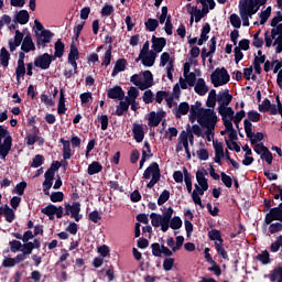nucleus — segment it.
<instances>
[{
  "mask_svg": "<svg viewBox=\"0 0 282 282\" xmlns=\"http://www.w3.org/2000/svg\"><path fill=\"white\" fill-rule=\"evenodd\" d=\"M197 122L204 129H208V131H215V127H217V112L210 108H206L198 115Z\"/></svg>",
  "mask_w": 282,
  "mask_h": 282,
  "instance_id": "nucleus-1",
  "label": "nucleus"
},
{
  "mask_svg": "<svg viewBox=\"0 0 282 282\" xmlns=\"http://www.w3.org/2000/svg\"><path fill=\"white\" fill-rule=\"evenodd\" d=\"M268 34H269V32L267 31L264 33L265 47H272V41L275 39L273 42V45H276L275 54H281V52H282V24H279V26L276 29L271 30V36Z\"/></svg>",
  "mask_w": 282,
  "mask_h": 282,
  "instance_id": "nucleus-2",
  "label": "nucleus"
},
{
  "mask_svg": "<svg viewBox=\"0 0 282 282\" xmlns=\"http://www.w3.org/2000/svg\"><path fill=\"white\" fill-rule=\"evenodd\" d=\"M161 177L162 171L160 170V164H158V162H152L143 172V180H151L147 184V188H153V186L160 182Z\"/></svg>",
  "mask_w": 282,
  "mask_h": 282,
  "instance_id": "nucleus-3",
  "label": "nucleus"
},
{
  "mask_svg": "<svg viewBox=\"0 0 282 282\" xmlns=\"http://www.w3.org/2000/svg\"><path fill=\"white\" fill-rule=\"evenodd\" d=\"M10 151H12V135H10V132L0 124V156L2 160L8 158Z\"/></svg>",
  "mask_w": 282,
  "mask_h": 282,
  "instance_id": "nucleus-4",
  "label": "nucleus"
},
{
  "mask_svg": "<svg viewBox=\"0 0 282 282\" xmlns=\"http://www.w3.org/2000/svg\"><path fill=\"white\" fill-rule=\"evenodd\" d=\"M210 80L214 87H221L230 83V74L226 67L216 68L210 75Z\"/></svg>",
  "mask_w": 282,
  "mask_h": 282,
  "instance_id": "nucleus-5",
  "label": "nucleus"
},
{
  "mask_svg": "<svg viewBox=\"0 0 282 282\" xmlns=\"http://www.w3.org/2000/svg\"><path fill=\"white\" fill-rule=\"evenodd\" d=\"M206 175H208V171L206 169L198 170L196 172V181L198 182V185L195 184V189L197 195L202 196L206 191H208V178H206Z\"/></svg>",
  "mask_w": 282,
  "mask_h": 282,
  "instance_id": "nucleus-6",
  "label": "nucleus"
},
{
  "mask_svg": "<svg viewBox=\"0 0 282 282\" xmlns=\"http://www.w3.org/2000/svg\"><path fill=\"white\" fill-rule=\"evenodd\" d=\"M245 124V132L247 138H249L251 144H259L263 140V134L262 132H252V122L250 120L245 119L243 120Z\"/></svg>",
  "mask_w": 282,
  "mask_h": 282,
  "instance_id": "nucleus-7",
  "label": "nucleus"
},
{
  "mask_svg": "<svg viewBox=\"0 0 282 282\" xmlns=\"http://www.w3.org/2000/svg\"><path fill=\"white\" fill-rule=\"evenodd\" d=\"M54 36V33L50 30H43L41 33L39 31H35V42L36 46L39 48L46 47L47 43H52V39Z\"/></svg>",
  "mask_w": 282,
  "mask_h": 282,
  "instance_id": "nucleus-8",
  "label": "nucleus"
},
{
  "mask_svg": "<svg viewBox=\"0 0 282 282\" xmlns=\"http://www.w3.org/2000/svg\"><path fill=\"white\" fill-rule=\"evenodd\" d=\"M65 213L64 215L69 216L75 219V221H80L83 219V215H80V204L78 202L73 203H65Z\"/></svg>",
  "mask_w": 282,
  "mask_h": 282,
  "instance_id": "nucleus-9",
  "label": "nucleus"
},
{
  "mask_svg": "<svg viewBox=\"0 0 282 282\" xmlns=\"http://www.w3.org/2000/svg\"><path fill=\"white\" fill-rule=\"evenodd\" d=\"M54 61H56V59H54V57L51 54L44 53V54L35 57L34 65H35V67H39L40 69H50V65H52V63H54Z\"/></svg>",
  "mask_w": 282,
  "mask_h": 282,
  "instance_id": "nucleus-10",
  "label": "nucleus"
},
{
  "mask_svg": "<svg viewBox=\"0 0 282 282\" xmlns=\"http://www.w3.org/2000/svg\"><path fill=\"white\" fill-rule=\"evenodd\" d=\"M239 8L241 10H245L250 15V19H252L253 14H257L259 12V6L254 3V0H240Z\"/></svg>",
  "mask_w": 282,
  "mask_h": 282,
  "instance_id": "nucleus-11",
  "label": "nucleus"
},
{
  "mask_svg": "<svg viewBox=\"0 0 282 282\" xmlns=\"http://www.w3.org/2000/svg\"><path fill=\"white\" fill-rule=\"evenodd\" d=\"M152 248V254L153 257H162V254H164V257H173V252L171 251V249H169V247L154 242L151 245Z\"/></svg>",
  "mask_w": 282,
  "mask_h": 282,
  "instance_id": "nucleus-12",
  "label": "nucleus"
},
{
  "mask_svg": "<svg viewBox=\"0 0 282 282\" xmlns=\"http://www.w3.org/2000/svg\"><path fill=\"white\" fill-rule=\"evenodd\" d=\"M173 213H175L173 207H169L167 209H163V220L160 224L162 232H167L169 228H171V219L173 217Z\"/></svg>",
  "mask_w": 282,
  "mask_h": 282,
  "instance_id": "nucleus-13",
  "label": "nucleus"
},
{
  "mask_svg": "<svg viewBox=\"0 0 282 282\" xmlns=\"http://www.w3.org/2000/svg\"><path fill=\"white\" fill-rule=\"evenodd\" d=\"M155 58H158V53L150 51V53L139 55L137 61H141L144 67H153L155 65Z\"/></svg>",
  "mask_w": 282,
  "mask_h": 282,
  "instance_id": "nucleus-14",
  "label": "nucleus"
},
{
  "mask_svg": "<svg viewBox=\"0 0 282 282\" xmlns=\"http://www.w3.org/2000/svg\"><path fill=\"white\" fill-rule=\"evenodd\" d=\"M217 102H219V107H228V105L232 102L230 90L226 89L225 91H219L217 95Z\"/></svg>",
  "mask_w": 282,
  "mask_h": 282,
  "instance_id": "nucleus-15",
  "label": "nucleus"
},
{
  "mask_svg": "<svg viewBox=\"0 0 282 282\" xmlns=\"http://www.w3.org/2000/svg\"><path fill=\"white\" fill-rule=\"evenodd\" d=\"M162 118H164V111H160V112L151 111L148 115L149 127H160V122H162Z\"/></svg>",
  "mask_w": 282,
  "mask_h": 282,
  "instance_id": "nucleus-16",
  "label": "nucleus"
},
{
  "mask_svg": "<svg viewBox=\"0 0 282 282\" xmlns=\"http://www.w3.org/2000/svg\"><path fill=\"white\" fill-rule=\"evenodd\" d=\"M166 47V37H156L155 35L152 36V52L155 54H160L162 50Z\"/></svg>",
  "mask_w": 282,
  "mask_h": 282,
  "instance_id": "nucleus-17",
  "label": "nucleus"
},
{
  "mask_svg": "<svg viewBox=\"0 0 282 282\" xmlns=\"http://www.w3.org/2000/svg\"><path fill=\"white\" fill-rule=\"evenodd\" d=\"M22 52L24 54H30V52H34L36 50V46L34 45V41L32 40V35L29 33L25 35L22 45H21Z\"/></svg>",
  "mask_w": 282,
  "mask_h": 282,
  "instance_id": "nucleus-18",
  "label": "nucleus"
},
{
  "mask_svg": "<svg viewBox=\"0 0 282 282\" xmlns=\"http://www.w3.org/2000/svg\"><path fill=\"white\" fill-rule=\"evenodd\" d=\"M217 111L221 116V120H235V110L231 107L218 106Z\"/></svg>",
  "mask_w": 282,
  "mask_h": 282,
  "instance_id": "nucleus-19",
  "label": "nucleus"
},
{
  "mask_svg": "<svg viewBox=\"0 0 282 282\" xmlns=\"http://www.w3.org/2000/svg\"><path fill=\"white\" fill-rule=\"evenodd\" d=\"M108 98L111 100H124V90L121 86H115L108 89Z\"/></svg>",
  "mask_w": 282,
  "mask_h": 282,
  "instance_id": "nucleus-20",
  "label": "nucleus"
},
{
  "mask_svg": "<svg viewBox=\"0 0 282 282\" xmlns=\"http://www.w3.org/2000/svg\"><path fill=\"white\" fill-rule=\"evenodd\" d=\"M23 33L19 30L15 31L14 41H9V50L10 52H15L17 47L21 46V43H23Z\"/></svg>",
  "mask_w": 282,
  "mask_h": 282,
  "instance_id": "nucleus-21",
  "label": "nucleus"
},
{
  "mask_svg": "<svg viewBox=\"0 0 282 282\" xmlns=\"http://www.w3.org/2000/svg\"><path fill=\"white\" fill-rule=\"evenodd\" d=\"M132 133L135 142L140 143L142 140H144V127L142 124L133 123Z\"/></svg>",
  "mask_w": 282,
  "mask_h": 282,
  "instance_id": "nucleus-22",
  "label": "nucleus"
},
{
  "mask_svg": "<svg viewBox=\"0 0 282 282\" xmlns=\"http://www.w3.org/2000/svg\"><path fill=\"white\" fill-rule=\"evenodd\" d=\"M61 144H63V159L72 160L74 153H72V143L69 140H65L64 138L59 139Z\"/></svg>",
  "mask_w": 282,
  "mask_h": 282,
  "instance_id": "nucleus-23",
  "label": "nucleus"
},
{
  "mask_svg": "<svg viewBox=\"0 0 282 282\" xmlns=\"http://www.w3.org/2000/svg\"><path fill=\"white\" fill-rule=\"evenodd\" d=\"M30 22V13L28 10H20L14 18V23H20V25H26Z\"/></svg>",
  "mask_w": 282,
  "mask_h": 282,
  "instance_id": "nucleus-24",
  "label": "nucleus"
},
{
  "mask_svg": "<svg viewBox=\"0 0 282 282\" xmlns=\"http://www.w3.org/2000/svg\"><path fill=\"white\" fill-rule=\"evenodd\" d=\"M124 69H127V59L124 58L117 59L111 73L112 78H116L117 74H120V72H124Z\"/></svg>",
  "mask_w": 282,
  "mask_h": 282,
  "instance_id": "nucleus-25",
  "label": "nucleus"
},
{
  "mask_svg": "<svg viewBox=\"0 0 282 282\" xmlns=\"http://www.w3.org/2000/svg\"><path fill=\"white\" fill-rule=\"evenodd\" d=\"M54 47H55V52H54V55H52L54 61H56V58H63V54H65V43H63V40L58 39L55 42Z\"/></svg>",
  "mask_w": 282,
  "mask_h": 282,
  "instance_id": "nucleus-26",
  "label": "nucleus"
},
{
  "mask_svg": "<svg viewBox=\"0 0 282 282\" xmlns=\"http://www.w3.org/2000/svg\"><path fill=\"white\" fill-rule=\"evenodd\" d=\"M214 149H215L214 162H216V164L221 165V158H224V155H225L224 144L221 142H219V143L214 142Z\"/></svg>",
  "mask_w": 282,
  "mask_h": 282,
  "instance_id": "nucleus-27",
  "label": "nucleus"
},
{
  "mask_svg": "<svg viewBox=\"0 0 282 282\" xmlns=\"http://www.w3.org/2000/svg\"><path fill=\"white\" fill-rule=\"evenodd\" d=\"M65 111H67V107L65 106V88H61L58 106H57V113H58V116H63V115H65Z\"/></svg>",
  "mask_w": 282,
  "mask_h": 282,
  "instance_id": "nucleus-28",
  "label": "nucleus"
},
{
  "mask_svg": "<svg viewBox=\"0 0 282 282\" xmlns=\"http://www.w3.org/2000/svg\"><path fill=\"white\" fill-rule=\"evenodd\" d=\"M194 91H196L198 96H206V94H208V86H206V80H204V78H198Z\"/></svg>",
  "mask_w": 282,
  "mask_h": 282,
  "instance_id": "nucleus-29",
  "label": "nucleus"
},
{
  "mask_svg": "<svg viewBox=\"0 0 282 282\" xmlns=\"http://www.w3.org/2000/svg\"><path fill=\"white\" fill-rule=\"evenodd\" d=\"M188 12L192 15L191 20H189L191 25H193L194 21H195V23H199V21H202L204 19L202 10L197 9V7H193L192 11L188 10Z\"/></svg>",
  "mask_w": 282,
  "mask_h": 282,
  "instance_id": "nucleus-30",
  "label": "nucleus"
},
{
  "mask_svg": "<svg viewBox=\"0 0 282 282\" xmlns=\"http://www.w3.org/2000/svg\"><path fill=\"white\" fill-rule=\"evenodd\" d=\"M208 239L215 243H224V238L221 237V231L219 229H212L208 231Z\"/></svg>",
  "mask_w": 282,
  "mask_h": 282,
  "instance_id": "nucleus-31",
  "label": "nucleus"
},
{
  "mask_svg": "<svg viewBox=\"0 0 282 282\" xmlns=\"http://www.w3.org/2000/svg\"><path fill=\"white\" fill-rule=\"evenodd\" d=\"M188 111H191V106L188 105V102L183 101L178 105V108L175 112V118L180 119L182 118V116H186Z\"/></svg>",
  "mask_w": 282,
  "mask_h": 282,
  "instance_id": "nucleus-32",
  "label": "nucleus"
},
{
  "mask_svg": "<svg viewBox=\"0 0 282 282\" xmlns=\"http://www.w3.org/2000/svg\"><path fill=\"white\" fill-rule=\"evenodd\" d=\"M113 50L112 45H109L106 50L101 63V67H109L111 65V59L113 58V55L111 54V51Z\"/></svg>",
  "mask_w": 282,
  "mask_h": 282,
  "instance_id": "nucleus-33",
  "label": "nucleus"
},
{
  "mask_svg": "<svg viewBox=\"0 0 282 282\" xmlns=\"http://www.w3.org/2000/svg\"><path fill=\"white\" fill-rule=\"evenodd\" d=\"M43 215H46L51 221H54V215H56V205L50 204L41 209Z\"/></svg>",
  "mask_w": 282,
  "mask_h": 282,
  "instance_id": "nucleus-34",
  "label": "nucleus"
},
{
  "mask_svg": "<svg viewBox=\"0 0 282 282\" xmlns=\"http://www.w3.org/2000/svg\"><path fill=\"white\" fill-rule=\"evenodd\" d=\"M0 65H2V67L10 65V52H8L6 47L0 50Z\"/></svg>",
  "mask_w": 282,
  "mask_h": 282,
  "instance_id": "nucleus-35",
  "label": "nucleus"
},
{
  "mask_svg": "<svg viewBox=\"0 0 282 282\" xmlns=\"http://www.w3.org/2000/svg\"><path fill=\"white\" fill-rule=\"evenodd\" d=\"M102 171V164L98 161H94L88 165L87 173L88 175H96L97 173H100Z\"/></svg>",
  "mask_w": 282,
  "mask_h": 282,
  "instance_id": "nucleus-36",
  "label": "nucleus"
},
{
  "mask_svg": "<svg viewBox=\"0 0 282 282\" xmlns=\"http://www.w3.org/2000/svg\"><path fill=\"white\" fill-rule=\"evenodd\" d=\"M144 25L148 32H155V30L160 28V21H158L156 19L150 18L148 19V21H145Z\"/></svg>",
  "mask_w": 282,
  "mask_h": 282,
  "instance_id": "nucleus-37",
  "label": "nucleus"
},
{
  "mask_svg": "<svg viewBox=\"0 0 282 282\" xmlns=\"http://www.w3.org/2000/svg\"><path fill=\"white\" fill-rule=\"evenodd\" d=\"M150 219H151V225L154 228H160V225L162 224V221H164V214L160 215V214H156V213H152L150 215Z\"/></svg>",
  "mask_w": 282,
  "mask_h": 282,
  "instance_id": "nucleus-38",
  "label": "nucleus"
},
{
  "mask_svg": "<svg viewBox=\"0 0 282 282\" xmlns=\"http://www.w3.org/2000/svg\"><path fill=\"white\" fill-rule=\"evenodd\" d=\"M79 56H80V52H78V47L76 46V43L72 42L67 61H78Z\"/></svg>",
  "mask_w": 282,
  "mask_h": 282,
  "instance_id": "nucleus-39",
  "label": "nucleus"
},
{
  "mask_svg": "<svg viewBox=\"0 0 282 282\" xmlns=\"http://www.w3.org/2000/svg\"><path fill=\"white\" fill-rule=\"evenodd\" d=\"M143 78H144L143 87H145V89L153 87V73H151V70H144Z\"/></svg>",
  "mask_w": 282,
  "mask_h": 282,
  "instance_id": "nucleus-40",
  "label": "nucleus"
},
{
  "mask_svg": "<svg viewBox=\"0 0 282 282\" xmlns=\"http://www.w3.org/2000/svg\"><path fill=\"white\" fill-rule=\"evenodd\" d=\"M214 246L218 257H221L223 259L228 260V251H226V248H224V243L214 242Z\"/></svg>",
  "mask_w": 282,
  "mask_h": 282,
  "instance_id": "nucleus-41",
  "label": "nucleus"
},
{
  "mask_svg": "<svg viewBox=\"0 0 282 282\" xmlns=\"http://www.w3.org/2000/svg\"><path fill=\"white\" fill-rule=\"evenodd\" d=\"M45 162V156L43 154H36L30 164L31 169H39V166H43Z\"/></svg>",
  "mask_w": 282,
  "mask_h": 282,
  "instance_id": "nucleus-42",
  "label": "nucleus"
},
{
  "mask_svg": "<svg viewBox=\"0 0 282 282\" xmlns=\"http://www.w3.org/2000/svg\"><path fill=\"white\" fill-rule=\"evenodd\" d=\"M15 218H17V215L14 214V209L6 205V212H4L6 221H8V224H12V221H14Z\"/></svg>",
  "mask_w": 282,
  "mask_h": 282,
  "instance_id": "nucleus-43",
  "label": "nucleus"
},
{
  "mask_svg": "<svg viewBox=\"0 0 282 282\" xmlns=\"http://www.w3.org/2000/svg\"><path fill=\"white\" fill-rule=\"evenodd\" d=\"M130 83H133L135 85V87H139V89H141V91H144L145 87H144V82H142V78H140V75L134 74L130 77Z\"/></svg>",
  "mask_w": 282,
  "mask_h": 282,
  "instance_id": "nucleus-44",
  "label": "nucleus"
},
{
  "mask_svg": "<svg viewBox=\"0 0 282 282\" xmlns=\"http://www.w3.org/2000/svg\"><path fill=\"white\" fill-rule=\"evenodd\" d=\"M169 199H171V192H169V189H164L158 198V205L164 206Z\"/></svg>",
  "mask_w": 282,
  "mask_h": 282,
  "instance_id": "nucleus-45",
  "label": "nucleus"
},
{
  "mask_svg": "<svg viewBox=\"0 0 282 282\" xmlns=\"http://www.w3.org/2000/svg\"><path fill=\"white\" fill-rule=\"evenodd\" d=\"M182 224V218H180V216H174L170 219V228H172V230H180Z\"/></svg>",
  "mask_w": 282,
  "mask_h": 282,
  "instance_id": "nucleus-46",
  "label": "nucleus"
},
{
  "mask_svg": "<svg viewBox=\"0 0 282 282\" xmlns=\"http://www.w3.org/2000/svg\"><path fill=\"white\" fill-rule=\"evenodd\" d=\"M126 111H129V104L120 101L115 111L116 116H124Z\"/></svg>",
  "mask_w": 282,
  "mask_h": 282,
  "instance_id": "nucleus-47",
  "label": "nucleus"
},
{
  "mask_svg": "<svg viewBox=\"0 0 282 282\" xmlns=\"http://www.w3.org/2000/svg\"><path fill=\"white\" fill-rule=\"evenodd\" d=\"M24 76H25V63H18V66L15 68L17 80H20Z\"/></svg>",
  "mask_w": 282,
  "mask_h": 282,
  "instance_id": "nucleus-48",
  "label": "nucleus"
},
{
  "mask_svg": "<svg viewBox=\"0 0 282 282\" xmlns=\"http://www.w3.org/2000/svg\"><path fill=\"white\" fill-rule=\"evenodd\" d=\"M229 21L232 28H236V30H239V28H241V18H239L237 13H232L229 17Z\"/></svg>",
  "mask_w": 282,
  "mask_h": 282,
  "instance_id": "nucleus-49",
  "label": "nucleus"
},
{
  "mask_svg": "<svg viewBox=\"0 0 282 282\" xmlns=\"http://www.w3.org/2000/svg\"><path fill=\"white\" fill-rule=\"evenodd\" d=\"M239 13L242 19L243 28H250V15L246 12V9L239 8Z\"/></svg>",
  "mask_w": 282,
  "mask_h": 282,
  "instance_id": "nucleus-50",
  "label": "nucleus"
},
{
  "mask_svg": "<svg viewBox=\"0 0 282 282\" xmlns=\"http://www.w3.org/2000/svg\"><path fill=\"white\" fill-rule=\"evenodd\" d=\"M270 107H272V102L270 99L265 98L262 104L258 106V109L261 113H268V111H270Z\"/></svg>",
  "mask_w": 282,
  "mask_h": 282,
  "instance_id": "nucleus-51",
  "label": "nucleus"
},
{
  "mask_svg": "<svg viewBox=\"0 0 282 282\" xmlns=\"http://www.w3.org/2000/svg\"><path fill=\"white\" fill-rule=\"evenodd\" d=\"M258 261H261L263 265H268L270 263V252L268 250L262 251L257 256Z\"/></svg>",
  "mask_w": 282,
  "mask_h": 282,
  "instance_id": "nucleus-52",
  "label": "nucleus"
},
{
  "mask_svg": "<svg viewBox=\"0 0 282 282\" xmlns=\"http://www.w3.org/2000/svg\"><path fill=\"white\" fill-rule=\"evenodd\" d=\"M278 276H280L278 282H282V267H278L273 270L272 274H270V281L276 282Z\"/></svg>",
  "mask_w": 282,
  "mask_h": 282,
  "instance_id": "nucleus-53",
  "label": "nucleus"
},
{
  "mask_svg": "<svg viewBox=\"0 0 282 282\" xmlns=\"http://www.w3.org/2000/svg\"><path fill=\"white\" fill-rule=\"evenodd\" d=\"M261 160H264L267 164H272V160H274V156L272 155V152H270V149H264V152L260 154Z\"/></svg>",
  "mask_w": 282,
  "mask_h": 282,
  "instance_id": "nucleus-54",
  "label": "nucleus"
},
{
  "mask_svg": "<svg viewBox=\"0 0 282 282\" xmlns=\"http://www.w3.org/2000/svg\"><path fill=\"white\" fill-rule=\"evenodd\" d=\"M11 252H21L23 243L19 240H11L9 242Z\"/></svg>",
  "mask_w": 282,
  "mask_h": 282,
  "instance_id": "nucleus-55",
  "label": "nucleus"
},
{
  "mask_svg": "<svg viewBox=\"0 0 282 282\" xmlns=\"http://www.w3.org/2000/svg\"><path fill=\"white\" fill-rule=\"evenodd\" d=\"M249 122H259V120H261V113H259L256 110H250L247 112Z\"/></svg>",
  "mask_w": 282,
  "mask_h": 282,
  "instance_id": "nucleus-56",
  "label": "nucleus"
},
{
  "mask_svg": "<svg viewBox=\"0 0 282 282\" xmlns=\"http://www.w3.org/2000/svg\"><path fill=\"white\" fill-rule=\"evenodd\" d=\"M208 34H210V23L207 22L202 28L200 39H203V41H208Z\"/></svg>",
  "mask_w": 282,
  "mask_h": 282,
  "instance_id": "nucleus-57",
  "label": "nucleus"
},
{
  "mask_svg": "<svg viewBox=\"0 0 282 282\" xmlns=\"http://www.w3.org/2000/svg\"><path fill=\"white\" fill-rule=\"evenodd\" d=\"M142 98H143V102L145 105H151V102H153V100H155V98L153 97V91L151 89L145 90L143 93Z\"/></svg>",
  "mask_w": 282,
  "mask_h": 282,
  "instance_id": "nucleus-58",
  "label": "nucleus"
},
{
  "mask_svg": "<svg viewBox=\"0 0 282 282\" xmlns=\"http://www.w3.org/2000/svg\"><path fill=\"white\" fill-rule=\"evenodd\" d=\"M220 176H221V182L223 184H225L226 188H232V177H230L225 172H221Z\"/></svg>",
  "mask_w": 282,
  "mask_h": 282,
  "instance_id": "nucleus-59",
  "label": "nucleus"
},
{
  "mask_svg": "<svg viewBox=\"0 0 282 282\" xmlns=\"http://www.w3.org/2000/svg\"><path fill=\"white\" fill-rule=\"evenodd\" d=\"M33 250L34 246L32 245V242H24L22 245V250H20V252L24 253L26 257H30Z\"/></svg>",
  "mask_w": 282,
  "mask_h": 282,
  "instance_id": "nucleus-60",
  "label": "nucleus"
},
{
  "mask_svg": "<svg viewBox=\"0 0 282 282\" xmlns=\"http://www.w3.org/2000/svg\"><path fill=\"white\" fill-rule=\"evenodd\" d=\"M63 199H65V194H63V192H53L51 194V202H53V204L63 202Z\"/></svg>",
  "mask_w": 282,
  "mask_h": 282,
  "instance_id": "nucleus-61",
  "label": "nucleus"
},
{
  "mask_svg": "<svg viewBox=\"0 0 282 282\" xmlns=\"http://www.w3.org/2000/svg\"><path fill=\"white\" fill-rule=\"evenodd\" d=\"M281 22H282L281 11H276V17L272 18L271 20V28H273V30H276V28L281 25Z\"/></svg>",
  "mask_w": 282,
  "mask_h": 282,
  "instance_id": "nucleus-62",
  "label": "nucleus"
},
{
  "mask_svg": "<svg viewBox=\"0 0 282 282\" xmlns=\"http://www.w3.org/2000/svg\"><path fill=\"white\" fill-rule=\"evenodd\" d=\"M281 230H282V224L281 223L269 224L270 235H276V232H281Z\"/></svg>",
  "mask_w": 282,
  "mask_h": 282,
  "instance_id": "nucleus-63",
  "label": "nucleus"
},
{
  "mask_svg": "<svg viewBox=\"0 0 282 282\" xmlns=\"http://www.w3.org/2000/svg\"><path fill=\"white\" fill-rule=\"evenodd\" d=\"M202 110H205V109L202 108L200 101H195V104L192 105L189 108V113H192V115L196 113L199 116L202 113Z\"/></svg>",
  "mask_w": 282,
  "mask_h": 282,
  "instance_id": "nucleus-64",
  "label": "nucleus"
}]
</instances>
